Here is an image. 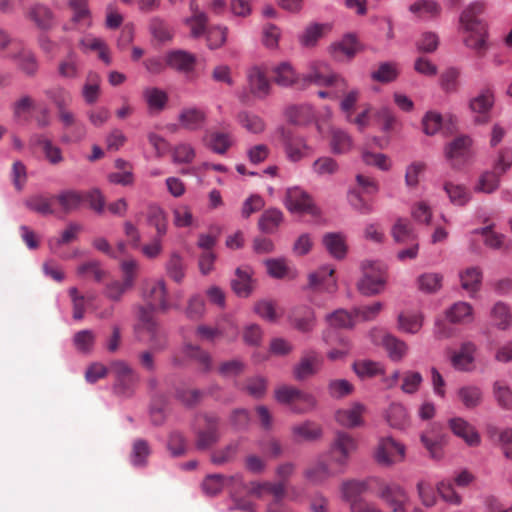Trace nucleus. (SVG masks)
<instances>
[{
  "label": "nucleus",
  "instance_id": "f257e3e1",
  "mask_svg": "<svg viewBox=\"0 0 512 512\" xmlns=\"http://www.w3.org/2000/svg\"><path fill=\"white\" fill-rule=\"evenodd\" d=\"M144 298L148 302L150 308H139L138 327L149 333L152 349L160 351L166 346V337L159 330L158 325L153 318L151 309L157 308L165 312L170 308V304L167 301V288L165 281L156 280L148 283L144 291Z\"/></svg>",
  "mask_w": 512,
  "mask_h": 512
},
{
  "label": "nucleus",
  "instance_id": "f03ea898",
  "mask_svg": "<svg viewBox=\"0 0 512 512\" xmlns=\"http://www.w3.org/2000/svg\"><path fill=\"white\" fill-rule=\"evenodd\" d=\"M275 398L279 403L288 405L294 413L298 414L313 410L317 403L312 394L290 385L277 388Z\"/></svg>",
  "mask_w": 512,
  "mask_h": 512
},
{
  "label": "nucleus",
  "instance_id": "7ed1b4c3",
  "mask_svg": "<svg viewBox=\"0 0 512 512\" xmlns=\"http://www.w3.org/2000/svg\"><path fill=\"white\" fill-rule=\"evenodd\" d=\"M363 277L357 284L361 294L371 296L380 293L386 283V268L378 261L366 260L362 263Z\"/></svg>",
  "mask_w": 512,
  "mask_h": 512
},
{
  "label": "nucleus",
  "instance_id": "20e7f679",
  "mask_svg": "<svg viewBox=\"0 0 512 512\" xmlns=\"http://www.w3.org/2000/svg\"><path fill=\"white\" fill-rule=\"evenodd\" d=\"M444 155L453 169H462L473 160V141L468 135H459L446 144Z\"/></svg>",
  "mask_w": 512,
  "mask_h": 512
},
{
  "label": "nucleus",
  "instance_id": "39448f33",
  "mask_svg": "<svg viewBox=\"0 0 512 512\" xmlns=\"http://www.w3.org/2000/svg\"><path fill=\"white\" fill-rule=\"evenodd\" d=\"M512 165V150L505 149L499 153L498 159L492 171L484 172L476 186V190L484 193H492L499 187L500 177Z\"/></svg>",
  "mask_w": 512,
  "mask_h": 512
},
{
  "label": "nucleus",
  "instance_id": "423d86ee",
  "mask_svg": "<svg viewBox=\"0 0 512 512\" xmlns=\"http://www.w3.org/2000/svg\"><path fill=\"white\" fill-rule=\"evenodd\" d=\"M357 449L356 440L348 433L339 431L329 449V460L344 472L352 453Z\"/></svg>",
  "mask_w": 512,
  "mask_h": 512
},
{
  "label": "nucleus",
  "instance_id": "0eeeda50",
  "mask_svg": "<svg viewBox=\"0 0 512 512\" xmlns=\"http://www.w3.org/2000/svg\"><path fill=\"white\" fill-rule=\"evenodd\" d=\"M376 494L387 504L391 512H408L410 499L399 484L380 481Z\"/></svg>",
  "mask_w": 512,
  "mask_h": 512
},
{
  "label": "nucleus",
  "instance_id": "6e6552de",
  "mask_svg": "<svg viewBox=\"0 0 512 512\" xmlns=\"http://www.w3.org/2000/svg\"><path fill=\"white\" fill-rule=\"evenodd\" d=\"M304 83H314L318 86H343L346 87L345 80L337 74H334L330 66L324 61H314L309 66V72L303 75Z\"/></svg>",
  "mask_w": 512,
  "mask_h": 512
},
{
  "label": "nucleus",
  "instance_id": "1a4fd4ad",
  "mask_svg": "<svg viewBox=\"0 0 512 512\" xmlns=\"http://www.w3.org/2000/svg\"><path fill=\"white\" fill-rule=\"evenodd\" d=\"M343 473L326 457L319 456L303 470V477L312 485H321L332 477Z\"/></svg>",
  "mask_w": 512,
  "mask_h": 512
},
{
  "label": "nucleus",
  "instance_id": "9d476101",
  "mask_svg": "<svg viewBox=\"0 0 512 512\" xmlns=\"http://www.w3.org/2000/svg\"><path fill=\"white\" fill-rule=\"evenodd\" d=\"M323 365V357L314 349L302 351L299 361L292 368L293 378L304 381L316 375Z\"/></svg>",
  "mask_w": 512,
  "mask_h": 512
},
{
  "label": "nucleus",
  "instance_id": "9b49d317",
  "mask_svg": "<svg viewBox=\"0 0 512 512\" xmlns=\"http://www.w3.org/2000/svg\"><path fill=\"white\" fill-rule=\"evenodd\" d=\"M405 459V447L391 437L382 438L375 450V460L378 464L390 467Z\"/></svg>",
  "mask_w": 512,
  "mask_h": 512
},
{
  "label": "nucleus",
  "instance_id": "f8f14e48",
  "mask_svg": "<svg viewBox=\"0 0 512 512\" xmlns=\"http://www.w3.org/2000/svg\"><path fill=\"white\" fill-rule=\"evenodd\" d=\"M286 208L294 213L318 216L319 209L315 206L311 196L299 187L289 188L285 198Z\"/></svg>",
  "mask_w": 512,
  "mask_h": 512
},
{
  "label": "nucleus",
  "instance_id": "ddd939ff",
  "mask_svg": "<svg viewBox=\"0 0 512 512\" xmlns=\"http://www.w3.org/2000/svg\"><path fill=\"white\" fill-rule=\"evenodd\" d=\"M495 103V93L491 88H484L469 100V109L474 114L475 123L483 125L487 122L489 113Z\"/></svg>",
  "mask_w": 512,
  "mask_h": 512
},
{
  "label": "nucleus",
  "instance_id": "4468645a",
  "mask_svg": "<svg viewBox=\"0 0 512 512\" xmlns=\"http://www.w3.org/2000/svg\"><path fill=\"white\" fill-rule=\"evenodd\" d=\"M111 371L116 377L115 387L123 395H130L139 382L138 374L124 361L117 360L111 363Z\"/></svg>",
  "mask_w": 512,
  "mask_h": 512
},
{
  "label": "nucleus",
  "instance_id": "2eb2a0df",
  "mask_svg": "<svg viewBox=\"0 0 512 512\" xmlns=\"http://www.w3.org/2000/svg\"><path fill=\"white\" fill-rule=\"evenodd\" d=\"M370 338L375 344L382 345L393 361H400L407 353L408 347L405 342L381 329L371 330Z\"/></svg>",
  "mask_w": 512,
  "mask_h": 512
},
{
  "label": "nucleus",
  "instance_id": "dca6fc26",
  "mask_svg": "<svg viewBox=\"0 0 512 512\" xmlns=\"http://www.w3.org/2000/svg\"><path fill=\"white\" fill-rule=\"evenodd\" d=\"M284 117L293 126H319V118L308 104L291 105L284 110Z\"/></svg>",
  "mask_w": 512,
  "mask_h": 512
},
{
  "label": "nucleus",
  "instance_id": "f3484780",
  "mask_svg": "<svg viewBox=\"0 0 512 512\" xmlns=\"http://www.w3.org/2000/svg\"><path fill=\"white\" fill-rule=\"evenodd\" d=\"M204 427L196 434V447L199 450H206L216 444L220 439L219 419L214 415H205Z\"/></svg>",
  "mask_w": 512,
  "mask_h": 512
},
{
  "label": "nucleus",
  "instance_id": "a211bd4d",
  "mask_svg": "<svg viewBox=\"0 0 512 512\" xmlns=\"http://www.w3.org/2000/svg\"><path fill=\"white\" fill-rule=\"evenodd\" d=\"M334 268L324 266L308 276V287L314 292L333 294L337 290Z\"/></svg>",
  "mask_w": 512,
  "mask_h": 512
},
{
  "label": "nucleus",
  "instance_id": "6ab92c4d",
  "mask_svg": "<svg viewBox=\"0 0 512 512\" xmlns=\"http://www.w3.org/2000/svg\"><path fill=\"white\" fill-rule=\"evenodd\" d=\"M486 3L482 0H474L464 7L460 14V26L463 30H474L486 27L480 16L485 12Z\"/></svg>",
  "mask_w": 512,
  "mask_h": 512
},
{
  "label": "nucleus",
  "instance_id": "aec40b11",
  "mask_svg": "<svg viewBox=\"0 0 512 512\" xmlns=\"http://www.w3.org/2000/svg\"><path fill=\"white\" fill-rule=\"evenodd\" d=\"M367 408L364 404L354 402L351 406L339 409L335 414L336 421L347 428H354L362 426L363 415L366 413Z\"/></svg>",
  "mask_w": 512,
  "mask_h": 512
},
{
  "label": "nucleus",
  "instance_id": "412c9836",
  "mask_svg": "<svg viewBox=\"0 0 512 512\" xmlns=\"http://www.w3.org/2000/svg\"><path fill=\"white\" fill-rule=\"evenodd\" d=\"M247 82L249 91L255 97L263 99L268 96L270 82L260 67L254 66L247 70Z\"/></svg>",
  "mask_w": 512,
  "mask_h": 512
},
{
  "label": "nucleus",
  "instance_id": "4be33fe9",
  "mask_svg": "<svg viewBox=\"0 0 512 512\" xmlns=\"http://www.w3.org/2000/svg\"><path fill=\"white\" fill-rule=\"evenodd\" d=\"M165 60L168 67L181 73L191 72L196 63V57L185 50H171L166 53Z\"/></svg>",
  "mask_w": 512,
  "mask_h": 512
},
{
  "label": "nucleus",
  "instance_id": "5701e85b",
  "mask_svg": "<svg viewBox=\"0 0 512 512\" xmlns=\"http://www.w3.org/2000/svg\"><path fill=\"white\" fill-rule=\"evenodd\" d=\"M206 147L217 154H225L232 145L231 135L223 130H209L203 137Z\"/></svg>",
  "mask_w": 512,
  "mask_h": 512
},
{
  "label": "nucleus",
  "instance_id": "b1692460",
  "mask_svg": "<svg viewBox=\"0 0 512 512\" xmlns=\"http://www.w3.org/2000/svg\"><path fill=\"white\" fill-rule=\"evenodd\" d=\"M458 124V118L451 112L441 113L429 110L422 118L424 128H450Z\"/></svg>",
  "mask_w": 512,
  "mask_h": 512
},
{
  "label": "nucleus",
  "instance_id": "393cba45",
  "mask_svg": "<svg viewBox=\"0 0 512 512\" xmlns=\"http://www.w3.org/2000/svg\"><path fill=\"white\" fill-rule=\"evenodd\" d=\"M143 100L152 113L163 111L168 103V94L161 88L149 86L143 89Z\"/></svg>",
  "mask_w": 512,
  "mask_h": 512
},
{
  "label": "nucleus",
  "instance_id": "a878e982",
  "mask_svg": "<svg viewBox=\"0 0 512 512\" xmlns=\"http://www.w3.org/2000/svg\"><path fill=\"white\" fill-rule=\"evenodd\" d=\"M453 433L462 438L469 446H477L480 443V436L475 428L463 418H453L449 421Z\"/></svg>",
  "mask_w": 512,
  "mask_h": 512
},
{
  "label": "nucleus",
  "instance_id": "bb28decb",
  "mask_svg": "<svg viewBox=\"0 0 512 512\" xmlns=\"http://www.w3.org/2000/svg\"><path fill=\"white\" fill-rule=\"evenodd\" d=\"M291 322L295 329L302 333H310L316 325V316L309 307L297 308L293 311Z\"/></svg>",
  "mask_w": 512,
  "mask_h": 512
},
{
  "label": "nucleus",
  "instance_id": "cd10ccee",
  "mask_svg": "<svg viewBox=\"0 0 512 512\" xmlns=\"http://www.w3.org/2000/svg\"><path fill=\"white\" fill-rule=\"evenodd\" d=\"M55 200L58 202L64 213H70L78 210L82 206L85 202V195L84 192L67 189L57 194L55 196Z\"/></svg>",
  "mask_w": 512,
  "mask_h": 512
},
{
  "label": "nucleus",
  "instance_id": "c85d7f7f",
  "mask_svg": "<svg viewBox=\"0 0 512 512\" xmlns=\"http://www.w3.org/2000/svg\"><path fill=\"white\" fill-rule=\"evenodd\" d=\"M409 11L420 19H433L440 16L442 7L437 0H417L409 6Z\"/></svg>",
  "mask_w": 512,
  "mask_h": 512
},
{
  "label": "nucleus",
  "instance_id": "c756f323",
  "mask_svg": "<svg viewBox=\"0 0 512 512\" xmlns=\"http://www.w3.org/2000/svg\"><path fill=\"white\" fill-rule=\"evenodd\" d=\"M476 347L471 342H465L461 345L459 351L453 352L450 356L452 366L461 371H467L470 369L474 361V353Z\"/></svg>",
  "mask_w": 512,
  "mask_h": 512
},
{
  "label": "nucleus",
  "instance_id": "7c9ffc66",
  "mask_svg": "<svg viewBox=\"0 0 512 512\" xmlns=\"http://www.w3.org/2000/svg\"><path fill=\"white\" fill-rule=\"evenodd\" d=\"M464 31L469 33L464 39L466 47L474 50L479 56H483L489 48L487 28Z\"/></svg>",
  "mask_w": 512,
  "mask_h": 512
},
{
  "label": "nucleus",
  "instance_id": "2f4dec72",
  "mask_svg": "<svg viewBox=\"0 0 512 512\" xmlns=\"http://www.w3.org/2000/svg\"><path fill=\"white\" fill-rule=\"evenodd\" d=\"M82 63L74 50H69L65 58L59 62L58 74L66 79H75L79 76Z\"/></svg>",
  "mask_w": 512,
  "mask_h": 512
},
{
  "label": "nucleus",
  "instance_id": "473e14b6",
  "mask_svg": "<svg viewBox=\"0 0 512 512\" xmlns=\"http://www.w3.org/2000/svg\"><path fill=\"white\" fill-rule=\"evenodd\" d=\"M206 111L196 106L183 108L178 116V121L183 127H199L206 122Z\"/></svg>",
  "mask_w": 512,
  "mask_h": 512
},
{
  "label": "nucleus",
  "instance_id": "72a5a7b5",
  "mask_svg": "<svg viewBox=\"0 0 512 512\" xmlns=\"http://www.w3.org/2000/svg\"><path fill=\"white\" fill-rule=\"evenodd\" d=\"M234 293L239 297H248L252 292L251 272L249 268H237L235 278L231 281Z\"/></svg>",
  "mask_w": 512,
  "mask_h": 512
},
{
  "label": "nucleus",
  "instance_id": "f704fd0d",
  "mask_svg": "<svg viewBox=\"0 0 512 512\" xmlns=\"http://www.w3.org/2000/svg\"><path fill=\"white\" fill-rule=\"evenodd\" d=\"M459 278L461 287L473 296L480 289L482 271L479 267H468L460 272Z\"/></svg>",
  "mask_w": 512,
  "mask_h": 512
},
{
  "label": "nucleus",
  "instance_id": "c9c22d12",
  "mask_svg": "<svg viewBox=\"0 0 512 512\" xmlns=\"http://www.w3.org/2000/svg\"><path fill=\"white\" fill-rule=\"evenodd\" d=\"M281 135L288 158L294 162L299 161L303 157V151L306 148L304 140L294 137L291 130H282Z\"/></svg>",
  "mask_w": 512,
  "mask_h": 512
},
{
  "label": "nucleus",
  "instance_id": "e433bc0d",
  "mask_svg": "<svg viewBox=\"0 0 512 512\" xmlns=\"http://www.w3.org/2000/svg\"><path fill=\"white\" fill-rule=\"evenodd\" d=\"M446 317L454 324L470 323L473 320V307L467 302H457L446 311Z\"/></svg>",
  "mask_w": 512,
  "mask_h": 512
},
{
  "label": "nucleus",
  "instance_id": "4c0bfd02",
  "mask_svg": "<svg viewBox=\"0 0 512 512\" xmlns=\"http://www.w3.org/2000/svg\"><path fill=\"white\" fill-rule=\"evenodd\" d=\"M29 18L38 28L48 30L53 25V13L49 7L43 4H35L28 11Z\"/></svg>",
  "mask_w": 512,
  "mask_h": 512
},
{
  "label": "nucleus",
  "instance_id": "58836bf2",
  "mask_svg": "<svg viewBox=\"0 0 512 512\" xmlns=\"http://www.w3.org/2000/svg\"><path fill=\"white\" fill-rule=\"evenodd\" d=\"M292 433L297 440L315 441L322 435V428L313 421H305L292 427Z\"/></svg>",
  "mask_w": 512,
  "mask_h": 512
},
{
  "label": "nucleus",
  "instance_id": "ea45409f",
  "mask_svg": "<svg viewBox=\"0 0 512 512\" xmlns=\"http://www.w3.org/2000/svg\"><path fill=\"white\" fill-rule=\"evenodd\" d=\"M491 320L495 327L501 330H507L512 324V313L510 308L504 302H497L491 309Z\"/></svg>",
  "mask_w": 512,
  "mask_h": 512
},
{
  "label": "nucleus",
  "instance_id": "a19ab883",
  "mask_svg": "<svg viewBox=\"0 0 512 512\" xmlns=\"http://www.w3.org/2000/svg\"><path fill=\"white\" fill-rule=\"evenodd\" d=\"M327 251L336 259H342L347 252L345 237L340 233H328L323 237Z\"/></svg>",
  "mask_w": 512,
  "mask_h": 512
},
{
  "label": "nucleus",
  "instance_id": "79ce46f5",
  "mask_svg": "<svg viewBox=\"0 0 512 512\" xmlns=\"http://www.w3.org/2000/svg\"><path fill=\"white\" fill-rule=\"evenodd\" d=\"M149 32L155 40L161 43L171 41L174 35L168 23L157 16L150 19Z\"/></svg>",
  "mask_w": 512,
  "mask_h": 512
},
{
  "label": "nucleus",
  "instance_id": "37998d69",
  "mask_svg": "<svg viewBox=\"0 0 512 512\" xmlns=\"http://www.w3.org/2000/svg\"><path fill=\"white\" fill-rule=\"evenodd\" d=\"M184 353L187 357L196 361L204 372L211 370L212 357L209 352L203 350L200 346L186 343L184 345Z\"/></svg>",
  "mask_w": 512,
  "mask_h": 512
},
{
  "label": "nucleus",
  "instance_id": "c03bdc74",
  "mask_svg": "<svg viewBox=\"0 0 512 512\" xmlns=\"http://www.w3.org/2000/svg\"><path fill=\"white\" fill-rule=\"evenodd\" d=\"M167 275L176 283H181L185 277V264L178 252H172L165 264Z\"/></svg>",
  "mask_w": 512,
  "mask_h": 512
},
{
  "label": "nucleus",
  "instance_id": "a18cd8bd",
  "mask_svg": "<svg viewBox=\"0 0 512 512\" xmlns=\"http://www.w3.org/2000/svg\"><path fill=\"white\" fill-rule=\"evenodd\" d=\"M55 197H49L42 194L30 196L26 200V206L41 215H51L54 213L53 201Z\"/></svg>",
  "mask_w": 512,
  "mask_h": 512
},
{
  "label": "nucleus",
  "instance_id": "49530a36",
  "mask_svg": "<svg viewBox=\"0 0 512 512\" xmlns=\"http://www.w3.org/2000/svg\"><path fill=\"white\" fill-rule=\"evenodd\" d=\"M100 96V77L98 74L90 72L87 75L85 84L82 87V97L84 101L92 105L97 102Z\"/></svg>",
  "mask_w": 512,
  "mask_h": 512
},
{
  "label": "nucleus",
  "instance_id": "de8ad7c7",
  "mask_svg": "<svg viewBox=\"0 0 512 512\" xmlns=\"http://www.w3.org/2000/svg\"><path fill=\"white\" fill-rule=\"evenodd\" d=\"M147 221L156 229V235L164 236L167 233V218L161 207L150 205L147 210Z\"/></svg>",
  "mask_w": 512,
  "mask_h": 512
},
{
  "label": "nucleus",
  "instance_id": "09e8293b",
  "mask_svg": "<svg viewBox=\"0 0 512 512\" xmlns=\"http://www.w3.org/2000/svg\"><path fill=\"white\" fill-rule=\"evenodd\" d=\"M457 396L466 408L473 409L480 405L483 394L479 387L470 385L459 388Z\"/></svg>",
  "mask_w": 512,
  "mask_h": 512
},
{
  "label": "nucleus",
  "instance_id": "8fccbe9b",
  "mask_svg": "<svg viewBox=\"0 0 512 512\" xmlns=\"http://www.w3.org/2000/svg\"><path fill=\"white\" fill-rule=\"evenodd\" d=\"M17 61L18 68L28 76H34L39 68L38 61L31 51L22 50L12 56Z\"/></svg>",
  "mask_w": 512,
  "mask_h": 512
},
{
  "label": "nucleus",
  "instance_id": "3c124183",
  "mask_svg": "<svg viewBox=\"0 0 512 512\" xmlns=\"http://www.w3.org/2000/svg\"><path fill=\"white\" fill-rule=\"evenodd\" d=\"M392 236L398 243L413 242L416 239L413 227L407 219H398L392 228Z\"/></svg>",
  "mask_w": 512,
  "mask_h": 512
},
{
  "label": "nucleus",
  "instance_id": "603ef678",
  "mask_svg": "<svg viewBox=\"0 0 512 512\" xmlns=\"http://www.w3.org/2000/svg\"><path fill=\"white\" fill-rule=\"evenodd\" d=\"M283 220V213L278 209H268L260 217L258 226L265 233H273Z\"/></svg>",
  "mask_w": 512,
  "mask_h": 512
},
{
  "label": "nucleus",
  "instance_id": "864d4df0",
  "mask_svg": "<svg viewBox=\"0 0 512 512\" xmlns=\"http://www.w3.org/2000/svg\"><path fill=\"white\" fill-rule=\"evenodd\" d=\"M460 70L455 67L445 69L439 78L440 88L445 93H455L459 87Z\"/></svg>",
  "mask_w": 512,
  "mask_h": 512
},
{
  "label": "nucleus",
  "instance_id": "5fc2aeb1",
  "mask_svg": "<svg viewBox=\"0 0 512 512\" xmlns=\"http://www.w3.org/2000/svg\"><path fill=\"white\" fill-rule=\"evenodd\" d=\"M444 190L447 193L451 203L458 206H464L470 200V193L463 185L446 182Z\"/></svg>",
  "mask_w": 512,
  "mask_h": 512
},
{
  "label": "nucleus",
  "instance_id": "6e6d98bb",
  "mask_svg": "<svg viewBox=\"0 0 512 512\" xmlns=\"http://www.w3.org/2000/svg\"><path fill=\"white\" fill-rule=\"evenodd\" d=\"M184 24L190 28L192 38H200L207 34L208 16L207 14H198V16H189L183 20Z\"/></svg>",
  "mask_w": 512,
  "mask_h": 512
},
{
  "label": "nucleus",
  "instance_id": "4d7b16f0",
  "mask_svg": "<svg viewBox=\"0 0 512 512\" xmlns=\"http://www.w3.org/2000/svg\"><path fill=\"white\" fill-rule=\"evenodd\" d=\"M367 485L363 481L348 480L342 483L341 492L344 500L353 504H356V499L366 491Z\"/></svg>",
  "mask_w": 512,
  "mask_h": 512
},
{
  "label": "nucleus",
  "instance_id": "13d9d810",
  "mask_svg": "<svg viewBox=\"0 0 512 512\" xmlns=\"http://www.w3.org/2000/svg\"><path fill=\"white\" fill-rule=\"evenodd\" d=\"M276 84L288 87L295 83L297 74L290 63L283 62L274 68Z\"/></svg>",
  "mask_w": 512,
  "mask_h": 512
},
{
  "label": "nucleus",
  "instance_id": "bf43d9fd",
  "mask_svg": "<svg viewBox=\"0 0 512 512\" xmlns=\"http://www.w3.org/2000/svg\"><path fill=\"white\" fill-rule=\"evenodd\" d=\"M352 145L353 141L345 130H333L330 146L334 153H346L352 148Z\"/></svg>",
  "mask_w": 512,
  "mask_h": 512
},
{
  "label": "nucleus",
  "instance_id": "052dcab7",
  "mask_svg": "<svg viewBox=\"0 0 512 512\" xmlns=\"http://www.w3.org/2000/svg\"><path fill=\"white\" fill-rule=\"evenodd\" d=\"M398 75L399 70L396 63L384 62L379 65L376 71L372 72L371 77L375 81L389 83L396 80Z\"/></svg>",
  "mask_w": 512,
  "mask_h": 512
},
{
  "label": "nucleus",
  "instance_id": "680f3d73",
  "mask_svg": "<svg viewBox=\"0 0 512 512\" xmlns=\"http://www.w3.org/2000/svg\"><path fill=\"white\" fill-rule=\"evenodd\" d=\"M443 277L438 273H424L418 277V287L425 293H435L442 286Z\"/></svg>",
  "mask_w": 512,
  "mask_h": 512
},
{
  "label": "nucleus",
  "instance_id": "e2e57ef3",
  "mask_svg": "<svg viewBox=\"0 0 512 512\" xmlns=\"http://www.w3.org/2000/svg\"><path fill=\"white\" fill-rule=\"evenodd\" d=\"M194 223L191 207L181 204L173 209V224L177 228H187Z\"/></svg>",
  "mask_w": 512,
  "mask_h": 512
},
{
  "label": "nucleus",
  "instance_id": "0e129e2a",
  "mask_svg": "<svg viewBox=\"0 0 512 512\" xmlns=\"http://www.w3.org/2000/svg\"><path fill=\"white\" fill-rule=\"evenodd\" d=\"M493 393L501 408L506 410L512 409V391L504 382H495L493 385Z\"/></svg>",
  "mask_w": 512,
  "mask_h": 512
},
{
  "label": "nucleus",
  "instance_id": "69168bd1",
  "mask_svg": "<svg viewBox=\"0 0 512 512\" xmlns=\"http://www.w3.org/2000/svg\"><path fill=\"white\" fill-rule=\"evenodd\" d=\"M353 369L360 378L374 377L383 372L380 363L370 360H362L355 362L353 365Z\"/></svg>",
  "mask_w": 512,
  "mask_h": 512
},
{
  "label": "nucleus",
  "instance_id": "338daca9",
  "mask_svg": "<svg viewBox=\"0 0 512 512\" xmlns=\"http://www.w3.org/2000/svg\"><path fill=\"white\" fill-rule=\"evenodd\" d=\"M149 455L150 448L148 443L142 439L136 440L133 444L131 453V463L133 466H144Z\"/></svg>",
  "mask_w": 512,
  "mask_h": 512
},
{
  "label": "nucleus",
  "instance_id": "774afa93",
  "mask_svg": "<svg viewBox=\"0 0 512 512\" xmlns=\"http://www.w3.org/2000/svg\"><path fill=\"white\" fill-rule=\"evenodd\" d=\"M348 201L352 208L362 215H368L373 212V204L365 200L361 192L357 189L350 190L348 194Z\"/></svg>",
  "mask_w": 512,
  "mask_h": 512
}]
</instances>
